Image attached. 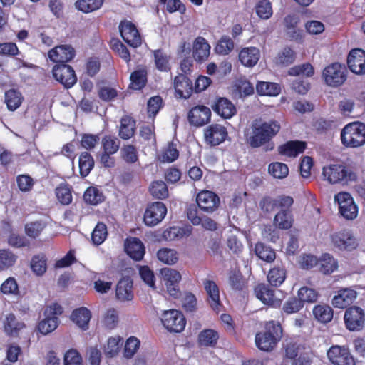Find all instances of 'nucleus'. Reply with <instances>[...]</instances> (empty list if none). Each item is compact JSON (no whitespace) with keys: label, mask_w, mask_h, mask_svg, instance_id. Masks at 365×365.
I'll use <instances>...</instances> for the list:
<instances>
[{"label":"nucleus","mask_w":365,"mask_h":365,"mask_svg":"<svg viewBox=\"0 0 365 365\" xmlns=\"http://www.w3.org/2000/svg\"><path fill=\"white\" fill-rule=\"evenodd\" d=\"M161 321L165 328L170 332L180 333L184 330L186 324L183 314L177 309L165 311Z\"/></svg>","instance_id":"nucleus-7"},{"label":"nucleus","mask_w":365,"mask_h":365,"mask_svg":"<svg viewBox=\"0 0 365 365\" xmlns=\"http://www.w3.org/2000/svg\"><path fill=\"white\" fill-rule=\"evenodd\" d=\"M197 205L210 204V205H219L220 197L212 191L201 190L196 196Z\"/></svg>","instance_id":"nucleus-52"},{"label":"nucleus","mask_w":365,"mask_h":365,"mask_svg":"<svg viewBox=\"0 0 365 365\" xmlns=\"http://www.w3.org/2000/svg\"><path fill=\"white\" fill-rule=\"evenodd\" d=\"M218 207H190L187 211L188 220L194 225H199L202 222V217L199 215L200 212H212Z\"/></svg>","instance_id":"nucleus-46"},{"label":"nucleus","mask_w":365,"mask_h":365,"mask_svg":"<svg viewBox=\"0 0 365 365\" xmlns=\"http://www.w3.org/2000/svg\"><path fill=\"white\" fill-rule=\"evenodd\" d=\"M129 88L133 90H142L148 82V71L145 68H138L133 71L130 76Z\"/></svg>","instance_id":"nucleus-32"},{"label":"nucleus","mask_w":365,"mask_h":365,"mask_svg":"<svg viewBox=\"0 0 365 365\" xmlns=\"http://www.w3.org/2000/svg\"><path fill=\"white\" fill-rule=\"evenodd\" d=\"M108 236L106 225L101 222L96 224L91 234V240L95 245H101Z\"/></svg>","instance_id":"nucleus-58"},{"label":"nucleus","mask_w":365,"mask_h":365,"mask_svg":"<svg viewBox=\"0 0 365 365\" xmlns=\"http://www.w3.org/2000/svg\"><path fill=\"white\" fill-rule=\"evenodd\" d=\"M344 323L346 329L351 331H360L365 324V313L358 306H351L344 313Z\"/></svg>","instance_id":"nucleus-8"},{"label":"nucleus","mask_w":365,"mask_h":365,"mask_svg":"<svg viewBox=\"0 0 365 365\" xmlns=\"http://www.w3.org/2000/svg\"><path fill=\"white\" fill-rule=\"evenodd\" d=\"M282 334V328L279 322L271 320L266 322L264 330L257 333L255 344L262 351H272L279 341Z\"/></svg>","instance_id":"nucleus-2"},{"label":"nucleus","mask_w":365,"mask_h":365,"mask_svg":"<svg viewBox=\"0 0 365 365\" xmlns=\"http://www.w3.org/2000/svg\"><path fill=\"white\" fill-rule=\"evenodd\" d=\"M75 56L76 51L70 45L56 46L48 53L49 59L56 64H67Z\"/></svg>","instance_id":"nucleus-15"},{"label":"nucleus","mask_w":365,"mask_h":365,"mask_svg":"<svg viewBox=\"0 0 365 365\" xmlns=\"http://www.w3.org/2000/svg\"><path fill=\"white\" fill-rule=\"evenodd\" d=\"M31 268L34 274L42 276L47 269V259L44 255H36L31 260Z\"/></svg>","instance_id":"nucleus-53"},{"label":"nucleus","mask_w":365,"mask_h":365,"mask_svg":"<svg viewBox=\"0 0 365 365\" xmlns=\"http://www.w3.org/2000/svg\"><path fill=\"white\" fill-rule=\"evenodd\" d=\"M236 90L239 92L241 98H245L254 94L255 88L253 85L246 78H240L237 85Z\"/></svg>","instance_id":"nucleus-63"},{"label":"nucleus","mask_w":365,"mask_h":365,"mask_svg":"<svg viewBox=\"0 0 365 365\" xmlns=\"http://www.w3.org/2000/svg\"><path fill=\"white\" fill-rule=\"evenodd\" d=\"M319 271L324 274H330L338 268V262L332 255L324 253L319 258Z\"/></svg>","instance_id":"nucleus-33"},{"label":"nucleus","mask_w":365,"mask_h":365,"mask_svg":"<svg viewBox=\"0 0 365 365\" xmlns=\"http://www.w3.org/2000/svg\"><path fill=\"white\" fill-rule=\"evenodd\" d=\"M203 285L207 294V302L213 310L218 311L221 306L218 286L214 281L210 279H205Z\"/></svg>","instance_id":"nucleus-25"},{"label":"nucleus","mask_w":365,"mask_h":365,"mask_svg":"<svg viewBox=\"0 0 365 365\" xmlns=\"http://www.w3.org/2000/svg\"><path fill=\"white\" fill-rule=\"evenodd\" d=\"M210 53V46L207 41L204 37H197L193 42V58L198 63H202L207 60Z\"/></svg>","instance_id":"nucleus-24"},{"label":"nucleus","mask_w":365,"mask_h":365,"mask_svg":"<svg viewBox=\"0 0 365 365\" xmlns=\"http://www.w3.org/2000/svg\"><path fill=\"white\" fill-rule=\"evenodd\" d=\"M312 313L315 319L323 324L331 322L334 315L332 308L324 304L315 305L313 308Z\"/></svg>","instance_id":"nucleus-35"},{"label":"nucleus","mask_w":365,"mask_h":365,"mask_svg":"<svg viewBox=\"0 0 365 365\" xmlns=\"http://www.w3.org/2000/svg\"><path fill=\"white\" fill-rule=\"evenodd\" d=\"M55 193L59 202L62 205H69L72 202V187L66 182L59 184L56 190Z\"/></svg>","instance_id":"nucleus-41"},{"label":"nucleus","mask_w":365,"mask_h":365,"mask_svg":"<svg viewBox=\"0 0 365 365\" xmlns=\"http://www.w3.org/2000/svg\"><path fill=\"white\" fill-rule=\"evenodd\" d=\"M106 197L103 192L97 187L90 186L83 193V200L90 205H98L104 202Z\"/></svg>","instance_id":"nucleus-38"},{"label":"nucleus","mask_w":365,"mask_h":365,"mask_svg":"<svg viewBox=\"0 0 365 365\" xmlns=\"http://www.w3.org/2000/svg\"><path fill=\"white\" fill-rule=\"evenodd\" d=\"M298 298L304 305V302L314 303L317 300L318 293L313 289L302 287L298 290Z\"/></svg>","instance_id":"nucleus-62"},{"label":"nucleus","mask_w":365,"mask_h":365,"mask_svg":"<svg viewBox=\"0 0 365 365\" xmlns=\"http://www.w3.org/2000/svg\"><path fill=\"white\" fill-rule=\"evenodd\" d=\"M303 307L304 304L298 297H292L284 302L282 306V310L287 314H292L298 312Z\"/></svg>","instance_id":"nucleus-61"},{"label":"nucleus","mask_w":365,"mask_h":365,"mask_svg":"<svg viewBox=\"0 0 365 365\" xmlns=\"http://www.w3.org/2000/svg\"><path fill=\"white\" fill-rule=\"evenodd\" d=\"M341 140L346 148H357L365 144V123L355 121L346 125L341 131Z\"/></svg>","instance_id":"nucleus-3"},{"label":"nucleus","mask_w":365,"mask_h":365,"mask_svg":"<svg viewBox=\"0 0 365 365\" xmlns=\"http://www.w3.org/2000/svg\"><path fill=\"white\" fill-rule=\"evenodd\" d=\"M115 295L120 301H130L133 299V282L129 278L121 279L117 284Z\"/></svg>","instance_id":"nucleus-29"},{"label":"nucleus","mask_w":365,"mask_h":365,"mask_svg":"<svg viewBox=\"0 0 365 365\" xmlns=\"http://www.w3.org/2000/svg\"><path fill=\"white\" fill-rule=\"evenodd\" d=\"M120 144V140L112 135H106L101 140L103 151L110 154L116 153L119 150Z\"/></svg>","instance_id":"nucleus-51"},{"label":"nucleus","mask_w":365,"mask_h":365,"mask_svg":"<svg viewBox=\"0 0 365 365\" xmlns=\"http://www.w3.org/2000/svg\"><path fill=\"white\" fill-rule=\"evenodd\" d=\"M136 122L130 116L125 115L120 120L118 135L123 140L130 139L135 133Z\"/></svg>","instance_id":"nucleus-31"},{"label":"nucleus","mask_w":365,"mask_h":365,"mask_svg":"<svg viewBox=\"0 0 365 365\" xmlns=\"http://www.w3.org/2000/svg\"><path fill=\"white\" fill-rule=\"evenodd\" d=\"M160 4L165 6V10L169 14L179 12L184 14L186 11L185 4L180 0H158Z\"/></svg>","instance_id":"nucleus-60"},{"label":"nucleus","mask_w":365,"mask_h":365,"mask_svg":"<svg viewBox=\"0 0 365 365\" xmlns=\"http://www.w3.org/2000/svg\"><path fill=\"white\" fill-rule=\"evenodd\" d=\"M307 148V143L301 140H289L278 147V153L281 155L295 158L304 153Z\"/></svg>","instance_id":"nucleus-23"},{"label":"nucleus","mask_w":365,"mask_h":365,"mask_svg":"<svg viewBox=\"0 0 365 365\" xmlns=\"http://www.w3.org/2000/svg\"><path fill=\"white\" fill-rule=\"evenodd\" d=\"M53 78L64 88H71L77 82V76L73 67L68 64H56L52 69Z\"/></svg>","instance_id":"nucleus-9"},{"label":"nucleus","mask_w":365,"mask_h":365,"mask_svg":"<svg viewBox=\"0 0 365 365\" xmlns=\"http://www.w3.org/2000/svg\"><path fill=\"white\" fill-rule=\"evenodd\" d=\"M153 55L156 68L160 72H168L171 69L170 64V56L163 49L153 51Z\"/></svg>","instance_id":"nucleus-36"},{"label":"nucleus","mask_w":365,"mask_h":365,"mask_svg":"<svg viewBox=\"0 0 365 365\" xmlns=\"http://www.w3.org/2000/svg\"><path fill=\"white\" fill-rule=\"evenodd\" d=\"M167 214V207H147L143 220L147 226H155L158 225Z\"/></svg>","instance_id":"nucleus-26"},{"label":"nucleus","mask_w":365,"mask_h":365,"mask_svg":"<svg viewBox=\"0 0 365 365\" xmlns=\"http://www.w3.org/2000/svg\"><path fill=\"white\" fill-rule=\"evenodd\" d=\"M280 129V123L276 120L265 121L256 119L250 128L245 130V140L252 148L264 146L265 151H271L274 147L272 139L279 133Z\"/></svg>","instance_id":"nucleus-1"},{"label":"nucleus","mask_w":365,"mask_h":365,"mask_svg":"<svg viewBox=\"0 0 365 365\" xmlns=\"http://www.w3.org/2000/svg\"><path fill=\"white\" fill-rule=\"evenodd\" d=\"M287 277V271L284 266H274L270 269L267 274L269 284L274 287H280Z\"/></svg>","instance_id":"nucleus-34"},{"label":"nucleus","mask_w":365,"mask_h":365,"mask_svg":"<svg viewBox=\"0 0 365 365\" xmlns=\"http://www.w3.org/2000/svg\"><path fill=\"white\" fill-rule=\"evenodd\" d=\"M234 41L227 36H222L217 41L215 51L219 55H228L234 48Z\"/></svg>","instance_id":"nucleus-57"},{"label":"nucleus","mask_w":365,"mask_h":365,"mask_svg":"<svg viewBox=\"0 0 365 365\" xmlns=\"http://www.w3.org/2000/svg\"><path fill=\"white\" fill-rule=\"evenodd\" d=\"M18 256L9 249L0 250V269L4 270L13 267Z\"/></svg>","instance_id":"nucleus-55"},{"label":"nucleus","mask_w":365,"mask_h":365,"mask_svg":"<svg viewBox=\"0 0 365 365\" xmlns=\"http://www.w3.org/2000/svg\"><path fill=\"white\" fill-rule=\"evenodd\" d=\"M3 327L5 333L9 336H17L19 331L25 328V324L19 321L14 314H8L4 322Z\"/></svg>","instance_id":"nucleus-28"},{"label":"nucleus","mask_w":365,"mask_h":365,"mask_svg":"<svg viewBox=\"0 0 365 365\" xmlns=\"http://www.w3.org/2000/svg\"><path fill=\"white\" fill-rule=\"evenodd\" d=\"M256 255L263 261L272 262L276 258L274 250L262 242H257L255 247Z\"/></svg>","instance_id":"nucleus-43"},{"label":"nucleus","mask_w":365,"mask_h":365,"mask_svg":"<svg viewBox=\"0 0 365 365\" xmlns=\"http://www.w3.org/2000/svg\"><path fill=\"white\" fill-rule=\"evenodd\" d=\"M255 9L257 16L263 20L270 19L273 14L272 4L269 0H259Z\"/></svg>","instance_id":"nucleus-49"},{"label":"nucleus","mask_w":365,"mask_h":365,"mask_svg":"<svg viewBox=\"0 0 365 365\" xmlns=\"http://www.w3.org/2000/svg\"><path fill=\"white\" fill-rule=\"evenodd\" d=\"M64 365H83L79 352L73 349L68 350L64 355Z\"/></svg>","instance_id":"nucleus-64"},{"label":"nucleus","mask_w":365,"mask_h":365,"mask_svg":"<svg viewBox=\"0 0 365 365\" xmlns=\"http://www.w3.org/2000/svg\"><path fill=\"white\" fill-rule=\"evenodd\" d=\"M105 0H77L75 8L83 14H89L99 10L103 5Z\"/></svg>","instance_id":"nucleus-39"},{"label":"nucleus","mask_w":365,"mask_h":365,"mask_svg":"<svg viewBox=\"0 0 365 365\" xmlns=\"http://www.w3.org/2000/svg\"><path fill=\"white\" fill-rule=\"evenodd\" d=\"M187 118L191 125L196 127H201L210 121L211 110L205 106H197L190 110L187 114Z\"/></svg>","instance_id":"nucleus-16"},{"label":"nucleus","mask_w":365,"mask_h":365,"mask_svg":"<svg viewBox=\"0 0 365 365\" xmlns=\"http://www.w3.org/2000/svg\"><path fill=\"white\" fill-rule=\"evenodd\" d=\"M173 86L176 98L188 99L193 91L192 81L185 74H179L174 78Z\"/></svg>","instance_id":"nucleus-18"},{"label":"nucleus","mask_w":365,"mask_h":365,"mask_svg":"<svg viewBox=\"0 0 365 365\" xmlns=\"http://www.w3.org/2000/svg\"><path fill=\"white\" fill-rule=\"evenodd\" d=\"M71 320L82 330H87L91 319V312L86 307H80L74 309L71 315Z\"/></svg>","instance_id":"nucleus-30"},{"label":"nucleus","mask_w":365,"mask_h":365,"mask_svg":"<svg viewBox=\"0 0 365 365\" xmlns=\"http://www.w3.org/2000/svg\"><path fill=\"white\" fill-rule=\"evenodd\" d=\"M275 291L264 283L257 284L254 288L255 297L264 304L277 308L279 307L282 300L275 297Z\"/></svg>","instance_id":"nucleus-14"},{"label":"nucleus","mask_w":365,"mask_h":365,"mask_svg":"<svg viewBox=\"0 0 365 365\" xmlns=\"http://www.w3.org/2000/svg\"><path fill=\"white\" fill-rule=\"evenodd\" d=\"M192 232L191 225H185L183 227L173 226L166 228L164 230H157L153 236L158 241H173L182 239L184 237L190 236Z\"/></svg>","instance_id":"nucleus-10"},{"label":"nucleus","mask_w":365,"mask_h":365,"mask_svg":"<svg viewBox=\"0 0 365 365\" xmlns=\"http://www.w3.org/2000/svg\"><path fill=\"white\" fill-rule=\"evenodd\" d=\"M256 91L259 96H277L281 92V86L277 83L257 81Z\"/></svg>","instance_id":"nucleus-37"},{"label":"nucleus","mask_w":365,"mask_h":365,"mask_svg":"<svg viewBox=\"0 0 365 365\" xmlns=\"http://www.w3.org/2000/svg\"><path fill=\"white\" fill-rule=\"evenodd\" d=\"M348 71L345 65L334 62L327 65L322 71V78L331 88H339L347 80Z\"/></svg>","instance_id":"nucleus-5"},{"label":"nucleus","mask_w":365,"mask_h":365,"mask_svg":"<svg viewBox=\"0 0 365 365\" xmlns=\"http://www.w3.org/2000/svg\"><path fill=\"white\" fill-rule=\"evenodd\" d=\"M23 96L21 93L15 89H9L5 93V103L9 110L14 111L22 103Z\"/></svg>","instance_id":"nucleus-42"},{"label":"nucleus","mask_w":365,"mask_h":365,"mask_svg":"<svg viewBox=\"0 0 365 365\" xmlns=\"http://www.w3.org/2000/svg\"><path fill=\"white\" fill-rule=\"evenodd\" d=\"M219 339L218 333L210 329L202 330L198 336L200 345L205 346H214L217 344Z\"/></svg>","instance_id":"nucleus-48"},{"label":"nucleus","mask_w":365,"mask_h":365,"mask_svg":"<svg viewBox=\"0 0 365 365\" xmlns=\"http://www.w3.org/2000/svg\"><path fill=\"white\" fill-rule=\"evenodd\" d=\"M238 58L244 66L252 68L259 60L260 51L256 47H245L240 50Z\"/></svg>","instance_id":"nucleus-27"},{"label":"nucleus","mask_w":365,"mask_h":365,"mask_svg":"<svg viewBox=\"0 0 365 365\" xmlns=\"http://www.w3.org/2000/svg\"><path fill=\"white\" fill-rule=\"evenodd\" d=\"M357 297V292L351 288H341L332 299V304L336 308L344 309L353 304Z\"/></svg>","instance_id":"nucleus-20"},{"label":"nucleus","mask_w":365,"mask_h":365,"mask_svg":"<svg viewBox=\"0 0 365 365\" xmlns=\"http://www.w3.org/2000/svg\"><path fill=\"white\" fill-rule=\"evenodd\" d=\"M149 191L151 195L159 200L166 199L169 192L166 183L163 180H155L150 185Z\"/></svg>","instance_id":"nucleus-47"},{"label":"nucleus","mask_w":365,"mask_h":365,"mask_svg":"<svg viewBox=\"0 0 365 365\" xmlns=\"http://www.w3.org/2000/svg\"><path fill=\"white\" fill-rule=\"evenodd\" d=\"M268 172L274 178L283 179L288 175L289 168L285 163L274 162L269 165Z\"/></svg>","instance_id":"nucleus-59"},{"label":"nucleus","mask_w":365,"mask_h":365,"mask_svg":"<svg viewBox=\"0 0 365 365\" xmlns=\"http://www.w3.org/2000/svg\"><path fill=\"white\" fill-rule=\"evenodd\" d=\"M347 65L352 73L365 74V51L361 48L352 49L347 56Z\"/></svg>","instance_id":"nucleus-17"},{"label":"nucleus","mask_w":365,"mask_h":365,"mask_svg":"<svg viewBox=\"0 0 365 365\" xmlns=\"http://www.w3.org/2000/svg\"><path fill=\"white\" fill-rule=\"evenodd\" d=\"M125 251L127 255L135 261H140L145 253V247L138 237H128L125 241Z\"/></svg>","instance_id":"nucleus-22"},{"label":"nucleus","mask_w":365,"mask_h":365,"mask_svg":"<svg viewBox=\"0 0 365 365\" xmlns=\"http://www.w3.org/2000/svg\"><path fill=\"white\" fill-rule=\"evenodd\" d=\"M228 138L227 128L218 123H212L204 130V138L207 145L215 147L224 143Z\"/></svg>","instance_id":"nucleus-11"},{"label":"nucleus","mask_w":365,"mask_h":365,"mask_svg":"<svg viewBox=\"0 0 365 365\" xmlns=\"http://www.w3.org/2000/svg\"><path fill=\"white\" fill-rule=\"evenodd\" d=\"M229 284L236 292H242L247 289V282L240 272H231L229 275Z\"/></svg>","instance_id":"nucleus-50"},{"label":"nucleus","mask_w":365,"mask_h":365,"mask_svg":"<svg viewBox=\"0 0 365 365\" xmlns=\"http://www.w3.org/2000/svg\"><path fill=\"white\" fill-rule=\"evenodd\" d=\"M46 227V223L43 221L30 222L25 225L24 232L26 236L31 239L38 237Z\"/></svg>","instance_id":"nucleus-56"},{"label":"nucleus","mask_w":365,"mask_h":365,"mask_svg":"<svg viewBox=\"0 0 365 365\" xmlns=\"http://www.w3.org/2000/svg\"><path fill=\"white\" fill-rule=\"evenodd\" d=\"M215 113L224 119H230L237 113V109L231 101L225 97H219L212 106Z\"/></svg>","instance_id":"nucleus-21"},{"label":"nucleus","mask_w":365,"mask_h":365,"mask_svg":"<svg viewBox=\"0 0 365 365\" xmlns=\"http://www.w3.org/2000/svg\"><path fill=\"white\" fill-rule=\"evenodd\" d=\"M289 207H287V209L282 210L274 217V222L280 229L287 230L292 225L293 217Z\"/></svg>","instance_id":"nucleus-44"},{"label":"nucleus","mask_w":365,"mask_h":365,"mask_svg":"<svg viewBox=\"0 0 365 365\" xmlns=\"http://www.w3.org/2000/svg\"><path fill=\"white\" fill-rule=\"evenodd\" d=\"M322 175L331 184L349 185L357 179L351 168L341 164H331L323 168Z\"/></svg>","instance_id":"nucleus-4"},{"label":"nucleus","mask_w":365,"mask_h":365,"mask_svg":"<svg viewBox=\"0 0 365 365\" xmlns=\"http://www.w3.org/2000/svg\"><path fill=\"white\" fill-rule=\"evenodd\" d=\"M333 244L340 250H352L357 246L356 238L349 230H342L331 236Z\"/></svg>","instance_id":"nucleus-19"},{"label":"nucleus","mask_w":365,"mask_h":365,"mask_svg":"<svg viewBox=\"0 0 365 365\" xmlns=\"http://www.w3.org/2000/svg\"><path fill=\"white\" fill-rule=\"evenodd\" d=\"M162 278L167 291L170 296L177 298L180 294L179 282L181 280L180 273L171 268H163L160 270Z\"/></svg>","instance_id":"nucleus-13"},{"label":"nucleus","mask_w":365,"mask_h":365,"mask_svg":"<svg viewBox=\"0 0 365 365\" xmlns=\"http://www.w3.org/2000/svg\"><path fill=\"white\" fill-rule=\"evenodd\" d=\"M58 322V317L45 315V318L39 322L38 329L42 334L46 335L57 328Z\"/></svg>","instance_id":"nucleus-54"},{"label":"nucleus","mask_w":365,"mask_h":365,"mask_svg":"<svg viewBox=\"0 0 365 365\" xmlns=\"http://www.w3.org/2000/svg\"><path fill=\"white\" fill-rule=\"evenodd\" d=\"M327 357L334 365H355V360L349 350L344 346H332L327 351Z\"/></svg>","instance_id":"nucleus-12"},{"label":"nucleus","mask_w":365,"mask_h":365,"mask_svg":"<svg viewBox=\"0 0 365 365\" xmlns=\"http://www.w3.org/2000/svg\"><path fill=\"white\" fill-rule=\"evenodd\" d=\"M94 159L87 151L82 152L78 158L79 172L82 177H86L94 167Z\"/></svg>","instance_id":"nucleus-40"},{"label":"nucleus","mask_w":365,"mask_h":365,"mask_svg":"<svg viewBox=\"0 0 365 365\" xmlns=\"http://www.w3.org/2000/svg\"><path fill=\"white\" fill-rule=\"evenodd\" d=\"M119 32L123 41L133 48H138L142 43V37L135 24L127 19L120 21Z\"/></svg>","instance_id":"nucleus-6"},{"label":"nucleus","mask_w":365,"mask_h":365,"mask_svg":"<svg viewBox=\"0 0 365 365\" xmlns=\"http://www.w3.org/2000/svg\"><path fill=\"white\" fill-rule=\"evenodd\" d=\"M157 257L161 262L172 265L178 261L179 255L174 249L163 247L157 252Z\"/></svg>","instance_id":"nucleus-45"}]
</instances>
